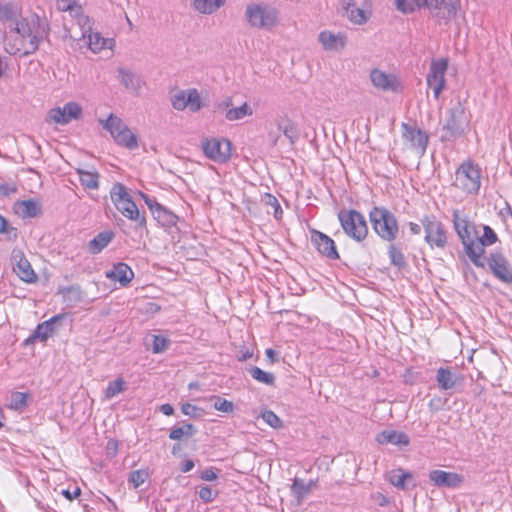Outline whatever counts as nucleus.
Returning <instances> with one entry per match:
<instances>
[{
	"label": "nucleus",
	"mask_w": 512,
	"mask_h": 512,
	"mask_svg": "<svg viewBox=\"0 0 512 512\" xmlns=\"http://www.w3.org/2000/svg\"><path fill=\"white\" fill-rule=\"evenodd\" d=\"M248 372L253 379L259 382L270 384L274 381V375L272 373L265 372L258 367H251L248 369Z\"/></svg>",
	"instance_id": "48"
},
{
	"label": "nucleus",
	"mask_w": 512,
	"mask_h": 512,
	"mask_svg": "<svg viewBox=\"0 0 512 512\" xmlns=\"http://www.w3.org/2000/svg\"><path fill=\"white\" fill-rule=\"evenodd\" d=\"M114 233L112 231H103L98 233L88 243L89 252L93 255L99 254L113 240Z\"/></svg>",
	"instance_id": "30"
},
{
	"label": "nucleus",
	"mask_w": 512,
	"mask_h": 512,
	"mask_svg": "<svg viewBox=\"0 0 512 512\" xmlns=\"http://www.w3.org/2000/svg\"><path fill=\"white\" fill-rule=\"evenodd\" d=\"M226 0H194V7L202 14H212L225 4Z\"/></svg>",
	"instance_id": "38"
},
{
	"label": "nucleus",
	"mask_w": 512,
	"mask_h": 512,
	"mask_svg": "<svg viewBox=\"0 0 512 512\" xmlns=\"http://www.w3.org/2000/svg\"><path fill=\"white\" fill-rule=\"evenodd\" d=\"M119 80L128 90L139 92L142 87V81L139 76L130 70L118 68Z\"/></svg>",
	"instance_id": "32"
},
{
	"label": "nucleus",
	"mask_w": 512,
	"mask_h": 512,
	"mask_svg": "<svg viewBox=\"0 0 512 512\" xmlns=\"http://www.w3.org/2000/svg\"><path fill=\"white\" fill-rule=\"evenodd\" d=\"M421 222L425 232L426 243L432 249H445L447 246V232L444 225L434 216H425Z\"/></svg>",
	"instance_id": "9"
},
{
	"label": "nucleus",
	"mask_w": 512,
	"mask_h": 512,
	"mask_svg": "<svg viewBox=\"0 0 512 512\" xmlns=\"http://www.w3.org/2000/svg\"><path fill=\"white\" fill-rule=\"evenodd\" d=\"M448 68V60L440 58L432 60L427 74L426 82L429 88L433 90L434 98L439 99L440 94L446 87L445 73Z\"/></svg>",
	"instance_id": "10"
},
{
	"label": "nucleus",
	"mask_w": 512,
	"mask_h": 512,
	"mask_svg": "<svg viewBox=\"0 0 512 512\" xmlns=\"http://www.w3.org/2000/svg\"><path fill=\"white\" fill-rule=\"evenodd\" d=\"M197 433V429L192 424H183L180 427H174L171 429L169 438L172 440H182L185 438H191Z\"/></svg>",
	"instance_id": "43"
},
{
	"label": "nucleus",
	"mask_w": 512,
	"mask_h": 512,
	"mask_svg": "<svg viewBox=\"0 0 512 512\" xmlns=\"http://www.w3.org/2000/svg\"><path fill=\"white\" fill-rule=\"evenodd\" d=\"M200 499L205 503H211L215 500L217 492L213 491L209 486H203L198 491Z\"/></svg>",
	"instance_id": "56"
},
{
	"label": "nucleus",
	"mask_w": 512,
	"mask_h": 512,
	"mask_svg": "<svg viewBox=\"0 0 512 512\" xmlns=\"http://www.w3.org/2000/svg\"><path fill=\"white\" fill-rule=\"evenodd\" d=\"M456 369L449 367H441L437 370L436 380L438 384H455L457 378L455 376Z\"/></svg>",
	"instance_id": "45"
},
{
	"label": "nucleus",
	"mask_w": 512,
	"mask_h": 512,
	"mask_svg": "<svg viewBox=\"0 0 512 512\" xmlns=\"http://www.w3.org/2000/svg\"><path fill=\"white\" fill-rule=\"evenodd\" d=\"M252 114V108L245 102L239 107L227 109L225 118L228 121H236L241 120L246 116H251Z\"/></svg>",
	"instance_id": "42"
},
{
	"label": "nucleus",
	"mask_w": 512,
	"mask_h": 512,
	"mask_svg": "<svg viewBox=\"0 0 512 512\" xmlns=\"http://www.w3.org/2000/svg\"><path fill=\"white\" fill-rule=\"evenodd\" d=\"M149 474L146 470H134L130 473L128 482L133 488L140 487L148 478Z\"/></svg>",
	"instance_id": "49"
},
{
	"label": "nucleus",
	"mask_w": 512,
	"mask_h": 512,
	"mask_svg": "<svg viewBox=\"0 0 512 512\" xmlns=\"http://www.w3.org/2000/svg\"><path fill=\"white\" fill-rule=\"evenodd\" d=\"M486 246L487 245L476 237L464 247L465 253L471 262L479 268L485 267L486 259L484 258V253Z\"/></svg>",
	"instance_id": "28"
},
{
	"label": "nucleus",
	"mask_w": 512,
	"mask_h": 512,
	"mask_svg": "<svg viewBox=\"0 0 512 512\" xmlns=\"http://www.w3.org/2000/svg\"><path fill=\"white\" fill-rule=\"evenodd\" d=\"M171 103L173 108L179 111L189 108L192 112H197L201 109V99L196 89L179 91L171 97Z\"/></svg>",
	"instance_id": "14"
},
{
	"label": "nucleus",
	"mask_w": 512,
	"mask_h": 512,
	"mask_svg": "<svg viewBox=\"0 0 512 512\" xmlns=\"http://www.w3.org/2000/svg\"><path fill=\"white\" fill-rule=\"evenodd\" d=\"M14 210L22 218H34L42 212L40 204L32 199L17 201Z\"/></svg>",
	"instance_id": "29"
},
{
	"label": "nucleus",
	"mask_w": 512,
	"mask_h": 512,
	"mask_svg": "<svg viewBox=\"0 0 512 512\" xmlns=\"http://www.w3.org/2000/svg\"><path fill=\"white\" fill-rule=\"evenodd\" d=\"M17 192V187L9 184H1L0 185V195L1 196H9Z\"/></svg>",
	"instance_id": "62"
},
{
	"label": "nucleus",
	"mask_w": 512,
	"mask_h": 512,
	"mask_svg": "<svg viewBox=\"0 0 512 512\" xmlns=\"http://www.w3.org/2000/svg\"><path fill=\"white\" fill-rule=\"evenodd\" d=\"M130 197L126 186L120 182L115 183L110 190V198L114 205Z\"/></svg>",
	"instance_id": "44"
},
{
	"label": "nucleus",
	"mask_w": 512,
	"mask_h": 512,
	"mask_svg": "<svg viewBox=\"0 0 512 512\" xmlns=\"http://www.w3.org/2000/svg\"><path fill=\"white\" fill-rule=\"evenodd\" d=\"M427 0H395V6L398 11L404 14H410L417 9L426 7Z\"/></svg>",
	"instance_id": "40"
},
{
	"label": "nucleus",
	"mask_w": 512,
	"mask_h": 512,
	"mask_svg": "<svg viewBox=\"0 0 512 512\" xmlns=\"http://www.w3.org/2000/svg\"><path fill=\"white\" fill-rule=\"evenodd\" d=\"M66 317L67 314L65 313L58 314L39 324L34 332V337L39 338L41 341H46L57 330Z\"/></svg>",
	"instance_id": "27"
},
{
	"label": "nucleus",
	"mask_w": 512,
	"mask_h": 512,
	"mask_svg": "<svg viewBox=\"0 0 512 512\" xmlns=\"http://www.w3.org/2000/svg\"><path fill=\"white\" fill-rule=\"evenodd\" d=\"M82 116V107L74 101L67 102L63 107H55L49 110L48 118L61 125L78 120Z\"/></svg>",
	"instance_id": "12"
},
{
	"label": "nucleus",
	"mask_w": 512,
	"mask_h": 512,
	"mask_svg": "<svg viewBox=\"0 0 512 512\" xmlns=\"http://www.w3.org/2000/svg\"><path fill=\"white\" fill-rule=\"evenodd\" d=\"M140 195L143 198L145 204L150 209L151 213H153L157 209V207L160 205V203H158L155 198H152L149 195L144 194V193H140Z\"/></svg>",
	"instance_id": "60"
},
{
	"label": "nucleus",
	"mask_w": 512,
	"mask_h": 512,
	"mask_svg": "<svg viewBox=\"0 0 512 512\" xmlns=\"http://www.w3.org/2000/svg\"><path fill=\"white\" fill-rule=\"evenodd\" d=\"M0 233L6 234L9 239H16L18 231L16 228L9 226L7 220L0 215Z\"/></svg>",
	"instance_id": "55"
},
{
	"label": "nucleus",
	"mask_w": 512,
	"mask_h": 512,
	"mask_svg": "<svg viewBox=\"0 0 512 512\" xmlns=\"http://www.w3.org/2000/svg\"><path fill=\"white\" fill-rule=\"evenodd\" d=\"M56 5L58 10L63 12L78 14L81 11V6L77 5L76 0H57Z\"/></svg>",
	"instance_id": "50"
},
{
	"label": "nucleus",
	"mask_w": 512,
	"mask_h": 512,
	"mask_svg": "<svg viewBox=\"0 0 512 512\" xmlns=\"http://www.w3.org/2000/svg\"><path fill=\"white\" fill-rule=\"evenodd\" d=\"M426 7L434 17L449 20L456 16L459 0H427Z\"/></svg>",
	"instance_id": "15"
},
{
	"label": "nucleus",
	"mask_w": 512,
	"mask_h": 512,
	"mask_svg": "<svg viewBox=\"0 0 512 512\" xmlns=\"http://www.w3.org/2000/svg\"><path fill=\"white\" fill-rule=\"evenodd\" d=\"M311 242L321 255L327 257L330 260L339 259V254L337 252L335 242L328 235L317 230H312Z\"/></svg>",
	"instance_id": "17"
},
{
	"label": "nucleus",
	"mask_w": 512,
	"mask_h": 512,
	"mask_svg": "<svg viewBox=\"0 0 512 512\" xmlns=\"http://www.w3.org/2000/svg\"><path fill=\"white\" fill-rule=\"evenodd\" d=\"M376 441L381 445L391 444L399 449L407 447L410 444L409 436L402 431L386 429L377 434Z\"/></svg>",
	"instance_id": "23"
},
{
	"label": "nucleus",
	"mask_w": 512,
	"mask_h": 512,
	"mask_svg": "<svg viewBox=\"0 0 512 512\" xmlns=\"http://www.w3.org/2000/svg\"><path fill=\"white\" fill-rule=\"evenodd\" d=\"M106 278L118 281L122 287H127L134 278V272L129 265L124 262H118L112 269L106 271Z\"/></svg>",
	"instance_id": "24"
},
{
	"label": "nucleus",
	"mask_w": 512,
	"mask_h": 512,
	"mask_svg": "<svg viewBox=\"0 0 512 512\" xmlns=\"http://www.w3.org/2000/svg\"><path fill=\"white\" fill-rule=\"evenodd\" d=\"M338 220L344 233L356 242H362L368 235V225L362 213L354 209H342Z\"/></svg>",
	"instance_id": "5"
},
{
	"label": "nucleus",
	"mask_w": 512,
	"mask_h": 512,
	"mask_svg": "<svg viewBox=\"0 0 512 512\" xmlns=\"http://www.w3.org/2000/svg\"><path fill=\"white\" fill-rule=\"evenodd\" d=\"M81 40L93 53L100 52L108 42L100 33L91 30L88 33L84 32Z\"/></svg>",
	"instance_id": "34"
},
{
	"label": "nucleus",
	"mask_w": 512,
	"mask_h": 512,
	"mask_svg": "<svg viewBox=\"0 0 512 512\" xmlns=\"http://www.w3.org/2000/svg\"><path fill=\"white\" fill-rule=\"evenodd\" d=\"M245 15L249 24L259 29H270L277 22L276 9L264 4L248 5Z\"/></svg>",
	"instance_id": "7"
},
{
	"label": "nucleus",
	"mask_w": 512,
	"mask_h": 512,
	"mask_svg": "<svg viewBox=\"0 0 512 512\" xmlns=\"http://www.w3.org/2000/svg\"><path fill=\"white\" fill-rule=\"evenodd\" d=\"M81 494V490L79 487H75L73 491H70L69 489H64L62 491V495L68 499V500H73L77 497H79Z\"/></svg>",
	"instance_id": "63"
},
{
	"label": "nucleus",
	"mask_w": 512,
	"mask_h": 512,
	"mask_svg": "<svg viewBox=\"0 0 512 512\" xmlns=\"http://www.w3.org/2000/svg\"><path fill=\"white\" fill-rule=\"evenodd\" d=\"M22 8L15 2L0 1V21L7 24L10 30L22 20Z\"/></svg>",
	"instance_id": "22"
},
{
	"label": "nucleus",
	"mask_w": 512,
	"mask_h": 512,
	"mask_svg": "<svg viewBox=\"0 0 512 512\" xmlns=\"http://www.w3.org/2000/svg\"><path fill=\"white\" fill-rule=\"evenodd\" d=\"M429 479L435 486L445 488H457L464 481L462 475L443 470H432L429 473Z\"/></svg>",
	"instance_id": "19"
},
{
	"label": "nucleus",
	"mask_w": 512,
	"mask_h": 512,
	"mask_svg": "<svg viewBox=\"0 0 512 512\" xmlns=\"http://www.w3.org/2000/svg\"><path fill=\"white\" fill-rule=\"evenodd\" d=\"M11 260L13 263V271L19 276L21 280L27 283H32L37 279L31 264L25 258L21 250L14 249L12 251Z\"/></svg>",
	"instance_id": "16"
},
{
	"label": "nucleus",
	"mask_w": 512,
	"mask_h": 512,
	"mask_svg": "<svg viewBox=\"0 0 512 512\" xmlns=\"http://www.w3.org/2000/svg\"><path fill=\"white\" fill-rule=\"evenodd\" d=\"M213 407L221 412L230 413L233 411L234 404L231 401L223 399L221 397H214L212 399Z\"/></svg>",
	"instance_id": "53"
},
{
	"label": "nucleus",
	"mask_w": 512,
	"mask_h": 512,
	"mask_svg": "<svg viewBox=\"0 0 512 512\" xmlns=\"http://www.w3.org/2000/svg\"><path fill=\"white\" fill-rule=\"evenodd\" d=\"M487 264L493 275L506 284H512V267L501 252L491 253Z\"/></svg>",
	"instance_id": "13"
},
{
	"label": "nucleus",
	"mask_w": 512,
	"mask_h": 512,
	"mask_svg": "<svg viewBox=\"0 0 512 512\" xmlns=\"http://www.w3.org/2000/svg\"><path fill=\"white\" fill-rule=\"evenodd\" d=\"M318 40L326 51H339L346 45V36L343 33H333L328 30L321 31Z\"/></svg>",
	"instance_id": "26"
},
{
	"label": "nucleus",
	"mask_w": 512,
	"mask_h": 512,
	"mask_svg": "<svg viewBox=\"0 0 512 512\" xmlns=\"http://www.w3.org/2000/svg\"><path fill=\"white\" fill-rule=\"evenodd\" d=\"M478 239L482 241L485 245L490 246L498 240V237L495 231L490 226L485 225L483 227V235L481 237L478 236Z\"/></svg>",
	"instance_id": "54"
},
{
	"label": "nucleus",
	"mask_w": 512,
	"mask_h": 512,
	"mask_svg": "<svg viewBox=\"0 0 512 512\" xmlns=\"http://www.w3.org/2000/svg\"><path fill=\"white\" fill-rule=\"evenodd\" d=\"M217 477V469L214 468H207L200 474V478L204 481H213L217 479Z\"/></svg>",
	"instance_id": "59"
},
{
	"label": "nucleus",
	"mask_w": 512,
	"mask_h": 512,
	"mask_svg": "<svg viewBox=\"0 0 512 512\" xmlns=\"http://www.w3.org/2000/svg\"><path fill=\"white\" fill-rule=\"evenodd\" d=\"M197 410H198V408L195 405H192L190 403H185L181 407L182 413L187 416H196Z\"/></svg>",
	"instance_id": "61"
},
{
	"label": "nucleus",
	"mask_w": 512,
	"mask_h": 512,
	"mask_svg": "<svg viewBox=\"0 0 512 512\" xmlns=\"http://www.w3.org/2000/svg\"><path fill=\"white\" fill-rule=\"evenodd\" d=\"M369 220L375 233L384 241L392 243L398 236L396 216L384 206H375L369 212Z\"/></svg>",
	"instance_id": "2"
},
{
	"label": "nucleus",
	"mask_w": 512,
	"mask_h": 512,
	"mask_svg": "<svg viewBox=\"0 0 512 512\" xmlns=\"http://www.w3.org/2000/svg\"><path fill=\"white\" fill-rule=\"evenodd\" d=\"M454 229L465 247L468 242L472 241L478 234L472 224L466 217H461L458 210L453 212Z\"/></svg>",
	"instance_id": "18"
},
{
	"label": "nucleus",
	"mask_w": 512,
	"mask_h": 512,
	"mask_svg": "<svg viewBox=\"0 0 512 512\" xmlns=\"http://www.w3.org/2000/svg\"><path fill=\"white\" fill-rule=\"evenodd\" d=\"M126 386H107L105 389V399H111L114 396L123 393Z\"/></svg>",
	"instance_id": "58"
},
{
	"label": "nucleus",
	"mask_w": 512,
	"mask_h": 512,
	"mask_svg": "<svg viewBox=\"0 0 512 512\" xmlns=\"http://www.w3.org/2000/svg\"><path fill=\"white\" fill-rule=\"evenodd\" d=\"M342 7L351 22L358 25L366 23L367 17L364 10L358 8L354 0H343Z\"/></svg>",
	"instance_id": "31"
},
{
	"label": "nucleus",
	"mask_w": 512,
	"mask_h": 512,
	"mask_svg": "<svg viewBox=\"0 0 512 512\" xmlns=\"http://www.w3.org/2000/svg\"><path fill=\"white\" fill-rule=\"evenodd\" d=\"M372 84L382 91H397L399 83L394 75L387 74L379 69L370 72Z\"/></svg>",
	"instance_id": "25"
},
{
	"label": "nucleus",
	"mask_w": 512,
	"mask_h": 512,
	"mask_svg": "<svg viewBox=\"0 0 512 512\" xmlns=\"http://www.w3.org/2000/svg\"><path fill=\"white\" fill-rule=\"evenodd\" d=\"M154 219L164 227H172L176 225L178 217L162 204L152 213Z\"/></svg>",
	"instance_id": "35"
},
{
	"label": "nucleus",
	"mask_w": 512,
	"mask_h": 512,
	"mask_svg": "<svg viewBox=\"0 0 512 512\" xmlns=\"http://www.w3.org/2000/svg\"><path fill=\"white\" fill-rule=\"evenodd\" d=\"M277 128H283V135L291 144H295L299 139V131L297 125L287 117H279L275 119Z\"/></svg>",
	"instance_id": "33"
},
{
	"label": "nucleus",
	"mask_w": 512,
	"mask_h": 512,
	"mask_svg": "<svg viewBox=\"0 0 512 512\" xmlns=\"http://www.w3.org/2000/svg\"><path fill=\"white\" fill-rule=\"evenodd\" d=\"M201 147L204 155L216 163H226L232 155V143L225 138L204 139Z\"/></svg>",
	"instance_id": "8"
},
{
	"label": "nucleus",
	"mask_w": 512,
	"mask_h": 512,
	"mask_svg": "<svg viewBox=\"0 0 512 512\" xmlns=\"http://www.w3.org/2000/svg\"><path fill=\"white\" fill-rule=\"evenodd\" d=\"M58 293L64 298V301L75 304L82 300V290L78 285L60 287Z\"/></svg>",
	"instance_id": "39"
},
{
	"label": "nucleus",
	"mask_w": 512,
	"mask_h": 512,
	"mask_svg": "<svg viewBox=\"0 0 512 512\" xmlns=\"http://www.w3.org/2000/svg\"><path fill=\"white\" fill-rule=\"evenodd\" d=\"M412 480V474L410 472H405L402 469L393 470L389 474L390 483L398 489H407L408 482Z\"/></svg>",
	"instance_id": "37"
},
{
	"label": "nucleus",
	"mask_w": 512,
	"mask_h": 512,
	"mask_svg": "<svg viewBox=\"0 0 512 512\" xmlns=\"http://www.w3.org/2000/svg\"><path fill=\"white\" fill-rule=\"evenodd\" d=\"M50 26L45 17L31 14L23 17L19 23L10 30L5 37L4 48L10 55L27 57L35 53L41 42L48 39Z\"/></svg>",
	"instance_id": "1"
},
{
	"label": "nucleus",
	"mask_w": 512,
	"mask_h": 512,
	"mask_svg": "<svg viewBox=\"0 0 512 512\" xmlns=\"http://www.w3.org/2000/svg\"><path fill=\"white\" fill-rule=\"evenodd\" d=\"M388 255L391 263L398 268L406 266V259L402 251L397 248L394 244H390L388 248Z\"/></svg>",
	"instance_id": "47"
},
{
	"label": "nucleus",
	"mask_w": 512,
	"mask_h": 512,
	"mask_svg": "<svg viewBox=\"0 0 512 512\" xmlns=\"http://www.w3.org/2000/svg\"><path fill=\"white\" fill-rule=\"evenodd\" d=\"M115 207L124 217L135 221L137 223V227H146V217L144 214L140 213L137 205L132 200V197L115 204Z\"/></svg>",
	"instance_id": "20"
},
{
	"label": "nucleus",
	"mask_w": 512,
	"mask_h": 512,
	"mask_svg": "<svg viewBox=\"0 0 512 512\" xmlns=\"http://www.w3.org/2000/svg\"><path fill=\"white\" fill-rule=\"evenodd\" d=\"M99 123L104 129L109 131L118 145L130 150L138 147L137 136L131 132L128 126L119 117L111 113L107 119H99Z\"/></svg>",
	"instance_id": "6"
},
{
	"label": "nucleus",
	"mask_w": 512,
	"mask_h": 512,
	"mask_svg": "<svg viewBox=\"0 0 512 512\" xmlns=\"http://www.w3.org/2000/svg\"><path fill=\"white\" fill-rule=\"evenodd\" d=\"M79 180L82 186L87 189H98L99 187V173L94 170L77 169Z\"/></svg>",
	"instance_id": "36"
},
{
	"label": "nucleus",
	"mask_w": 512,
	"mask_h": 512,
	"mask_svg": "<svg viewBox=\"0 0 512 512\" xmlns=\"http://www.w3.org/2000/svg\"><path fill=\"white\" fill-rule=\"evenodd\" d=\"M315 485L316 482L313 480L305 482L302 479L295 478L291 485V490L298 499H301L304 498L308 493H310V491Z\"/></svg>",
	"instance_id": "41"
},
{
	"label": "nucleus",
	"mask_w": 512,
	"mask_h": 512,
	"mask_svg": "<svg viewBox=\"0 0 512 512\" xmlns=\"http://www.w3.org/2000/svg\"><path fill=\"white\" fill-rule=\"evenodd\" d=\"M236 357L239 361H245L248 358L252 357V352L248 348L241 349L240 351L237 352Z\"/></svg>",
	"instance_id": "64"
},
{
	"label": "nucleus",
	"mask_w": 512,
	"mask_h": 512,
	"mask_svg": "<svg viewBox=\"0 0 512 512\" xmlns=\"http://www.w3.org/2000/svg\"><path fill=\"white\" fill-rule=\"evenodd\" d=\"M170 341L162 335H154L152 342L153 353H162L169 347Z\"/></svg>",
	"instance_id": "51"
},
{
	"label": "nucleus",
	"mask_w": 512,
	"mask_h": 512,
	"mask_svg": "<svg viewBox=\"0 0 512 512\" xmlns=\"http://www.w3.org/2000/svg\"><path fill=\"white\" fill-rule=\"evenodd\" d=\"M407 381H421V382H427L429 379L427 376L423 375L422 371H413L412 369H409L407 371Z\"/></svg>",
	"instance_id": "57"
},
{
	"label": "nucleus",
	"mask_w": 512,
	"mask_h": 512,
	"mask_svg": "<svg viewBox=\"0 0 512 512\" xmlns=\"http://www.w3.org/2000/svg\"><path fill=\"white\" fill-rule=\"evenodd\" d=\"M453 186L466 194H477L481 186V169L471 160L464 161L455 172Z\"/></svg>",
	"instance_id": "4"
},
{
	"label": "nucleus",
	"mask_w": 512,
	"mask_h": 512,
	"mask_svg": "<svg viewBox=\"0 0 512 512\" xmlns=\"http://www.w3.org/2000/svg\"><path fill=\"white\" fill-rule=\"evenodd\" d=\"M261 417L272 428H280L283 425L282 420L271 410L263 411Z\"/></svg>",
	"instance_id": "52"
},
{
	"label": "nucleus",
	"mask_w": 512,
	"mask_h": 512,
	"mask_svg": "<svg viewBox=\"0 0 512 512\" xmlns=\"http://www.w3.org/2000/svg\"><path fill=\"white\" fill-rule=\"evenodd\" d=\"M470 122L462 101L458 99L448 110V116L442 129V141H454L461 137Z\"/></svg>",
	"instance_id": "3"
},
{
	"label": "nucleus",
	"mask_w": 512,
	"mask_h": 512,
	"mask_svg": "<svg viewBox=\"0 0 512 512\" xmlns=\"http://www.w3.org/2000/svg\"><path fill=\"white\" fill-rule=\"evenodd\" d=\"M33 399L30 392L11 390L5 397V406L10 410L23 413Z\"/></svg>",
	"instance_id": "21"
},
{
	"label": "nucleus",
	"mask_w": 512,
	"mask_h": 512,
	"mask_svg": "<svg viewBox=\"0 0 512 512\" xmlns=\"http://www.w3.org/2000/svg\"><path fill=\"white\" fill-rule=\"evenodd\" d=\"M401 128L403 139L409 142L410 147L417 153L424 155L429 141L428 134L415 125H410L405 122L401 124Z\"/></svg>",
	"instance_id": "11"
},
{
	"label": "nucleus",
	"mask_w": 512,
	"mask_h": 512,
	"mask_svg": "<svg viewBox=\"0 0 512 512\" xmlns=\"http://www.w3.org/2000/svg\"><path fill=\"white\" fill-rule=\"evenodd\" d=\"M262 202L265 206L272 208L273 215L277 220L282 218L283 210L278 199L274 195L270 193H265V195L262 198Z\"/></svg>",
	"instance_id": "46"
}]
</instances>
